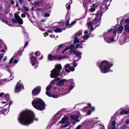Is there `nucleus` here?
<instances>
[{
  "mask_svg": "<svg viewBox=\"0 0 129 129\" xmlns=\"http://www.w3.org/2000/svg\"><path fill=\"white\" fill-rule=\"evenodd\" d=\"M127 33H129V25H126L125 26V28L123 33L124 34H126Z\"/></svg>",
  "mask_w": 129,
  "mask_h": 129,
  "instance_id": "nucleus-23",
  "label": "nucleus"
},
{
  "mask_svg": "<svg viewBox=\"0 0 129 129\" xmlns=\"http://www.w3.org/2000/svg\"><path fill=\"white\" fill-rule=\"evenodd\" d=\"M21 16L23 18H24L26 17V15L25 14L22 13L21 14Z\"/></svg>",
  "mask_w": 129,
  "mask_h": 129,
  "instance_id": "nucleus-53",
  "label": "nucleus"
},
{
  "mask_svg": "<svg viewBox=\"0 0 129 129\" xmlns=\"http://www.w3.org/2000/svg\"><path fill=\"white\" fill-rule=\"evenodd\" d=\"M120 113L121 115H123L124 114H127L129 113V111L128 110H122L121 111Z\"/></svg>",
  "mask_w": 129,
  "mask_h": 129,
  "instance_id": "nucleus-25",
  "label": "nucleus"
},
{
  "mask_svg": "<svg viewBox=\"0 0 129 129\" xmlns=\"http://www.w3.org/2000/svg\"><path fill=\"white\" fill-rule=\"evenodd\" d=\"M38 62L37 59L34 56H33V66H34V68L36 69L38 67Z\"/></svg>",
  "mask_w": 129,
  "mask_h": 129,
  "instance_id": "nucleus-18",
  "label": "nucleus"
},
{
  "mask_svg": "<svg viewBox=\"0 0 129 129\" xmlns=\"http://www.w3.org/2000/svg\"><path fill=\"white\" fill-rule=\"evenodd\" d=\"M74 54L76 55L77 56V57H78L79 58L78 59L75 60V61H78L79 60V59H80L81 57V56L82 54V52H78L77 51H76L75 52H74Z\"/></svg>",
  "mask_w": 129,
  "mask_h": 129,
  "instance_id": "nucleus-20",
  "label": "nucleus"
},
{
  "mask_svg": "<svg viewBox=\"0 0 129 129\" xmlns=\"http://www.w3.org/2000/svg\"><path fill=\"white\" fill-rule=\"evenodd\" d=\"M41 89V87L38 86L35 88L33 90V95H38L40 93Z\"/></svg>",
  "mask_w": 129,
  "mask_h": 129,
  "instance_id": "nucleus-14",
  "label": "nucleus"
},
{
  "mask_svg": "<svg viewBox=\"0 0 129 129\" xmlns=\"http://www.w3.org/2000/svg\"><path fill=\"white\" fill-rule=\"evenodd\" d=\"M5 13V16L6 18H8L10 16L9 13L6 10H5L4 11Z\"/></svg>",
  "mask_w": 129,
  "mask_h": 129,
  "instance_id": "nucleus-35",
  "label": "nucleus"
},
{
  "mask_svg": "<svg viewBox=\"0 0 129 129\" xmlns=\"http://www.w3.org/2000/svg\"><path fill=\"white\" fill-rule=\"evenodd\" d=\"M68 121V117H65L62 119L61 121V124H63L64 123Z\"/></svg>",
  "mask_w": 129,
  "mask_h": 129,
  "instance_id": "nucleus-26",
  "label": "nucleus"
},
{
  "mask_svg": "<svg viewBox=\"0 0 129 129\" xmlns=\"http://www.w3.org/2000/svg\"><path fill=\"white\" fill-rule=\"evenodd\" d=\"M75 45L74 44H71L70 46L69 47V49L70 50V51L71 53H74V52H75V48L74 47Z\"/></svg>",
  "mask_w": 129,
  "mask_h": 129,
  "instance_id": "nucleus-21",
  "label": "nucleus"
},
{
  "mask_svg": "<svg viewBox=\"0 0 129 129\" xmlns=\"http://www.w3.org/2000/svg\"><path fill=\"white\" fill-rule=\"evenodd\" d=\"M64 69L67 72H70V71L73 72L75 70V68L73 67H70V65L69 64H67L65 65Z\"/></svg>",
  "mask_w": 129,
  "mask_h": 129,
  "instance_id": "nucleus-13",
  "label": "nucleus"
},
{
  "mask_svg": "<svg viewBox=\"0 0 129 129\" xmlns=\"http://www.w3.org/2000/svg\"><path fill=\"white\" fill-rule=\"evenodd\" d=\"M70 80V81L68 82H70L71 85L69 87L68 89V92L67 93H69L71 91V90L74 88L75 86L74 82H72L73 80V79H72Z\"/></svg>",
  "mask_w": 129,
  "mask_h": 129,
  "instance_id": "nucleus-17",
  "label": "nucleus"
},
{
  "mask_svg": "<svg viewBox=\"0 0 129 129\" xmlns=\"http://www.w3.org/2000/svg\"><path fill=\"white\" fill-rule=\"evenodd\" d=\"M123 29V27L122 26H120L118 28V34H120L122 33V31Z\"/></svg>",
  "mask_w": 129,
  "mask_h": 129,
  "instance_id": "nucleus-28",
  "label": "nucleus"
},
{
  "mask_svg": "<svg viewBox=\"0 0 129 129\" xmlns=\"http://www.w3.org/2000/svg\"><path fill=\"white\" fill-rule=\"evenodd\" d=\"M7 59V56H5V57H4L3 58V60L4 61H5Z\"/></svg>",
  "mask_w": 129,
  "mask_h": 129,
  "instance_id": "nucleus-63",
  "label": "nucleus"
},
{
  "mask_svg": "<svg viewBox=\"0 0 129 129\" xmlns=\"http://www.w3.org/2000/svg\"><path fill=\"white\" fill-rule=\"evenodd\" d=\"M82 33L81 31H79L75 35V36L78 37L79 36H80L82 35Z\"/></svg>",
  "mask_w": 129,
  "mask_h": 129,
  "instance_id": "nucleus-36",
  "label": "nucleus"
},
{
  "mask_svg": "<svg viewBox=\"0 0 129 129\" xmlns=\"http://www.w3.org/2000/svg\"><path fill=\"white\" fill-rule=\"evenodd\" d=\"M59 79V78H56L55 79V80H53L51 81V84L55 83V81H57Z\"/></svg>",
  "mask_w": 129,
  "mask_h": 129,
  "instance_id": "nucleus-48",
  "label": "nucleus"
},
{
  "mask_svg": "<svg viewBox=\"0 0 129 129\" xmlns=\"http://www.w3.org/2000/svg\"><path fill=\"white\" fill-rule=\"evenodd\" d=\"M61 69V66L60 64H57L55 66V67L51 71L50 75L52 78H54L57 77L59 75L60 70Z\"/></svg>",
  "mask_w": 129,
  "mask_h": 129,
  "instance_id": "nucleus-5",
  "label": "nucleus"
},
{
  "mask_svg": "<svg viewBox=\"0 0 129 129\" xmlns=\"http://www.w3.org/2000/svg\"><path fill=\"white\" fill-rule=\"evenodd\" d=\"M19 122L21 124L28 125L32 121V112L29 110H26L21 112L18 117Z\"/></svg>",
  "mask_w": 129,
  "mask_h": 129,
  "instance_id": "nucleus-1",
  "label": "nucleus"
},
{
  "mask_svg": "<svg viewBox=\"0 0 129 129\" xmlns=\"http://www.w3.org/2000/svg\"><path fill=\"white\" fill-rule=\"evenodd\" d=\"M23 9L26 11H29V8L28 7L23 6Z\"/></svg>",
  "mask_w": 129,
  "mask_h": 129,
  "instance_id": "nucleus-46",
  "label": "nucleus"
},
{
  "mask_svg": "<svg viewBox=\"0 0 129 129\" xmlns=\"http://www.w3.org/2000/svg\"><path fill=\"white\" fill-rule=\"evenodd\" d=\"M61 50L60 49H59V48L57 49L56 48V47L55 48L53 51L54 52H55L57 53H58L59 51H60Z\"/></svg>",
  "mask_w": 129,
  "mask_h": 129,
  "instance_id": "nucleus-38",
  "label": "nucleus"
},
{
  "mask_svg": "<svg viewBox=\"0 0 129 129\" xmlns=\"http://www.w3.org/2000/svg\"><path fill=\"white\" fill-rule=\"evenodd\" d=\"M27 16L28 18L30 20V21L32 22H31V19H30V15H29V14H27Z\"/></svg>",
  "mask_w": 129,
  "mask_h": 129,
  "instance_id": "nucleus-59",
  "label": "nucleus"
},
{
  "mask_svg": "<svg viewBox=\"0 0 129 129\" xmlns=\"http://www.w3.org/2000/svg\"><path fill=\"white\" fill-rule=\"evenodd\" d=\"M99 6L98 3L93 4L92 5L90 6V8L89 11L91 12H93L97 9Z\"/></svg>",
  "mask_w": 129,
  "mask_h": 129,
  "instance_id": "nucleus-15",
  "label": "nucleus"
},
{
  "mask_svg": "<svg viewBox=\"0 0 129 129\" xmlns=\"http://www.w3.org/2000/svg\"><path fill=\"white\" fill-rule=\"evenodd\" d=\"M82 45V44L81 43L79 44H77L75 46V48L76 49H77L78 48H82L83 47Z\"/></svg>",
  "mask_w": 129,
  "mask_h": 129,
  "instance_id": "nucleus-32",
  "label": "nucleus"
},
{
  "mask_svg": "<svg viewBox=\"0 0 129 129\" xmlns=\"http://www.w3.org/2000/svg\"><path fill=\"white\" fill-rule=\"evenodd\" d=\"M81 126V125H79L76 128V129H80Z\"/></svg>",
  "mask_w": 129,
  "mask_h": 129,
  "instance_id": "nucleus-58",
  "label": "nucleus"
},
{
  "mask_svg": "<svg viewBox=\"0 0 129 129\" xmlns=\"http://www.w3.org/2000/svg\"><path fill=\"white\" fill-rule=\"evenodd\" d=\"M7 111V109H4L3 110L1 111V113L2 114H4Z\"/></svg>",
  "mask_w": 129,
  "mask_h": 129,
  "instance_id": "nucleus-51",
  "label": "nucleus"
},
{
  "mask_svg": "<svg viewBox=\"0 0 129 129\" xmlns=\"http://www.w3.org/2000/svg\"><path fill=\"white\" fill-rule=\"evenodd\" d=\"M15 57V56H13L7 65L5 66V68H8L11 67H13L14 66V64L17 63L18 62V60L17 59H15L13 62L12 61L14 59V58Z\"/></svg>",
  "mask_w": 129,
  "mask_h": 129,
  "instance_id": "nucleus-10",
  "label": "nucleus"
},
{
  "mask_svg": "<svg viewBox=\"0 0 129 129\" xmlns=\"http://www.w3.org/2000/svg\"><path fill=\"white\" fill-rule=\"evenodd\" d=\"M15 19H12V22L15 23H17L20 24H23V21L22 19L18 15L15 16Z\"/></svg>",
  "mask_w": 129,
  "mask_h": 129,
  "instance_id": "nucleus-11",
  "label": "nucleus"
},
{
  "mask_svg": "<svg viewBox=\"0 0 129 129\" xmlns=\"http://www.w3.org/2000/svg\"><path fill=\"white\" fill-rule=\"evenodd\" d=\"M113 66V64L112 62H109L106 60H104L101 62L99 67L102 73H106L112 71L110 70V68Z\"/></svg>",
  "mask_w": 129,
  "mask_h": 129,
  "instance_id": "nucleus-3",
  "label": "nucleus"
},
{
  "mask_svg": "<svg viewBox=\"0 0 129 129\" xmlns=\"http://www.w3.org/2000/svg\"><path fill=\"white\" fill-rule=\"evenodd\" d=\"M22 54V52L21 51L18 52L17 53L15 54L14 56H15L17 58H18L19 56L21 55Z\"/></svg>",
  "mask_w": 129,
  "mask_h": 129,
  "instance_id": "nucleus-27",
  "label": "nucleus"
},
{
  "mask_svg": "<svg viewBox=\"0 0 129 129\" xmlns=\"http://www.w3.org/2000/svg\"><path fill=\"white\" fill-rule=\"evenodd\" d=\"M33 120H37V119L35 118V115L33 113Z\"/></svg>",
  "mask_w": 129,
  "mask_h": 129,
  "instance_id": "nucleus-52",
  "label": "nucleus"
},
{
  "mask_svg": "<svg viewBox=\"0 0 129 129\" xmlns=\"http://www.w3.org/2000/svg\"><path fill=\"white\" fill-rule=\"evenodd\" d=\"M69 49V48L68 47H67L62 51V54H63L65 52L68 50Z\"/></svg>",
  "mask_w": 129,
  "mask_h": 129,
  "instance_id": "nucleus-41",
  "label": "nucleus"
},
{
  "mask_svg": "<svg viewBox=\"0 0 129 129\" xmlns=\"http://www.w3.org/2000/svg\"><path fill=\"white\" fill-rule=\"evenodd\" d=\"M111 125L112 126H113L112 128V129H115L116 125V122L115 120L112 121Z\"/></svg>",
  "mask_w": 129,
  "mask_h": 129,
  "instance_id": "nucleus-34",
  "label": "nucleus"
},
{
  "mask_svg": "<svg viewBox=\"0 0 129 129\" xmlns=\"http://www.w3.org/2000/svg\"><path fill=\"white\" fill-rule=\"evenodd\" d=\"M103 14L101 11H98L96 14H94L92 15V18L94 19V23L93 22H89L87 23L88 28L90 29L92 31L93 28L92 26L93 25L95 27L99 26L101 23V20Z\"/></svg>",
  "mask_w": 129,
  "mask_h": 129,
  "instance_id": "nucleus-2",
  "label": "nucleus"
},
{
  "mask_svg": "<svg viewBox=\"0 0 129 129\" xmlns=\"http://www.w3.org/2000/svg\"><path fill=\"white\" fill-rule=\"evenodd\" d=\"M63 45H64V44H60V45H59V46H58L56 47V48L57 49L59 48V49H60L61 50L62 48V46H63Z\"/></svg>",
  "mask_w": 129,
  "mask_h": 129,
  "instance_id": "nucleus-40",
  "label": "nucleus"
},
{
  "mask_svg": "<svg viewBox=\"0 0 129 129\" xmlns=\"http://www.w3.org/2000/svg\"><path fill=\"white\" fill-rule=\"evenodd\" d=\"M28 42H26L24 46V48H25L28 45Z\"/></svg>",
  "mask_w": 129,
  "mask_h": 129,
  "instance_id": "nucleus-57",
  "label": "nucleus"
},
{
  "mask_svg": "<svg viewBox=\"0 0 129 129\" xmlns=\"http://www.w3.org/2000/svg\"><path fill=\"white\" fill-rule=\"evenodd\" d=\"M41 53L39 51H36L35 53V54L36 56H39L41 54Z\"/></svg>",
  "mask_w": 129,
  "mask_h": 129,
  "instance_id": "nucleus-37",
  "label": "nucleus"
},
{
  "mask_svg": "<svg viewBox=\"0 0 129 129\" xmlns=\"http://www.w3.org/2000/svg\"><path fill=\"white\" fill-rule=\"evenodd\" d=\"M83 6L85 8V14L84 15V16L83 17L84 18L85 16H86V15L87 14V13L88 11V8L86 6H85L84 4L83 5Z\"/></svg>",
  "mask_w": 129,
  "mask_h": 129,
  "instance_id": "nucleus-33",
  "label": "nucleus"
},
{
  "mask_svg": "<svg viewBox=\"0 0 129 129\" xmlns=\"http://www.w3.org/2000/svg\"><path fill=\"white\" fill-rule=\"evenodd\" d=\"M71 118L75 120L77 122L79 121V120H78L79 116L78 115L71 116Z\"/></svg>",
  "mask_w": 129,
  "mask_h": 129,
  "instance_id": "nucleus-22",
  "label": "nucleus"
},
{
  "mask_svg": "<svg viewBox=\"0 0 129 129\" xmlns=\"http://www.w3.org/2000/svg\"><path fill=\"white\" fill-rule=\"evenodd\" d=\"M29 56L31 63L32 64V53H31L29 55Z\"/></svg>",
  "mask_w": 129,
  "mask_h": 129,
  "instance_id": "nucleus-39",
  "label": "nucleus"
},
{
  "mask_svg": "<svg viewBox=\"0 0 129 129\" xmlns=\"http://www.w3.org/2000/svg\"><path fill=\"white\" fill-rule=\"evenodd\" d=\"M9 101V95L7 94H5L4 100L0 102V108L7 105Z\"/></svg>",
  "mask_w": 129,
  "mask_h": 129,
  "instance_id": "nucleus-8",
  "label": "nucleus"
},
{
  "mask_svg": "<svg viewBox=\"0 0 129 129\" xmlns=\"http://www.w3.org/2000/svg\"><path fill=\"white\" fill-rule=\"evenodd\" d=\"M44 35L45 37H46L48 35V34L47 33L45 32L44 34Z\"/></svg>",
  "mask_w": 129,
  "mask_h": 129,
  "instance_id": "nucleus-55",
  "label": "nucleus"
},
{
  "mask_svg": "<svg viewBox=\"0 0 129 129\" xmlns=\"http://www.w3.org/2000/svg\"><path fill=\"white\" fill-rule=\"evenodd\" d=\"M85 1L87 3H89L91 2V0H85Z\"/></svg>",
  "mask_w": 129,
  "mask_h": 129,
  "instance_id": "nucleus-60",
  "label": "nucleus"
},
{
  "mask_svg": "<svg viewBox=\"0 0 129 129\" xmlns=\"http://www.w3.org/2000/svg\"><path fill=\"white\" fill-rule=\"evenodd\" d=\"M5 83V81H4V80L3 79H0V85L1 84H3Z\"/></svg>",
  "mask_w": 129,
  "mask_h": 129,
  "instance_id": "nucleus-44",
  "label": "nucleus"
},
{
  "mask_svg": "<svg viewBox=\"0 0 129 129\" xmlns=\"http://www.w3.org/2000/svg\"><path fill=\"white\" fill-rule=\"evenodd\" d=\"M73 65L74 67H76L77 65V64L76 62H75L74 63Z\"/></svg>",
  "mask_w": 129,
  "mask_h": 129,
  "instance_id": "nucleus-62",
  "label": "nucleus"
},
{
  "mask_svg": "<svg viewBox=\"0 0 129 129\" xmlns=\"http://www.w3.org/2000/svg\"><path fill=\"white\" fill-rule=\"evenodd\" d=\"M113 30L111 28L109 30L107 33H105L104 34V39L107 42L109 43L110 42H113L114 41V39L113 38H109V35L108 34L109 33L110 31Z\"/></svg>",
  "mask_w": 129,
  "mask_h": 129,
  "instance_id": "nucleus-7",
  "label": "nucleus"
},
{
  "mask_svg": "<svg viewBox=\"0 0 129 129\" xmlns=\"http://www.w3.org/2000/svg\"><path fill=\"white\" fill-rule=\"evenodd\" d=\"M126 23H128L129 22V18L127 19L125 21Z\"/></svg>",
  "mask_w": 129,
  "mask_h": 129,
  "instance_id": "nucleus-64",
  "label": "nucleus"
},
{
  "mask_svg": "<svg viewBox=\"0 0 129 129\" xmlns=\"http://www.w3.org/2000/svg\"><path fill=\"white\" fill-rule=\"evenodd\" d=\"M56 26L53 27V30L56 33H60L62 31V29L60 27L64 24V22L61 21L60 22H56L54 23Z\"/></svg>",
  "mask_w": 129,
  "mask_h": 129,
  "instance_id": "nucleus-6",
  "label": "nucleus"
},
{
  "mask_svg": "<svg viewBox=\"0 0 129 129\" xmlns=\"http://www.w3.org/2000/svg\"><path fill=\"white\" fill-rule=\"evenodd\" d=\"M43 2V1H40L39 2L36 1L35 2V4L36 5L40 6L42 5V4Z\"/></svg>",
  "mask_w": 129,
  "mask_h": 129,
  "instance_id": "nucleus-29",
  "label": "nucleus"
},
{
  "mask_svg": "<svg viewBox=\"0 0 129 129\" xmlns=\"http://www.w3.org/2000/svg\"><path fill=\"white\" fill-rule=\"evenodd\" d=\"M4 95V93H3L1 92L0 93V98H2L3 96H5H5Z\"/></svg>",
  "mask_w": 129,
  "mask_h": 129,
  "instance_id": "nucleus-50",
  "label": "nucleus"
},
{
  "mask_svg": "<svg viewBox=\"0 0 129 129\" xmlns=\"http://www.w3.org/2000/svg\"><path fill=\"white\" fill-rule=\"evenodd\" d=\"M66 20H67V21L66 23V25H70V24L69 23V22L70 19V17L69 15H66Z\"/></svg>",
  "mask_w": 129,
  "mask_h": 129,
  "instance_id": "nucleus-24",
  "label": "nucleus"
},
{
  "mask_svg": "<svg viewBox=\"0 0 129 129\" xmlns=\"http://www.w3.org/2000/svg\"><path fill=\"white\" fill-rule=\"evenodd\" d=\"M33 106L38 110H43L45 109V104L41 99L38 98L33 101Z\"/></svg>",
  "mask_w": 129,
  "mask_h": 129,
  "instance_id": "nucleus-4",
  "label": "nucleus"
},
{
  "mask_svg": "<svg viewBox=\"0 0 129 129\" xmlns=\"http://www.w3.org/2000/svg\"><path fill=\"white\" fill-rule=\"evenodd\" d=\"M4 55V53H1L0 54V61L2 60L3 57Z\"/></svg>",
  "mask_w": 129,
  "mask_h": 129,
  "instance_id": "nucleus-49",
  "label": "nucleus"
},
{
  "mask_svg": "<svg viewBox=\"0 0 129 129\" xmlns=\"http://www.w3.org/2000/svg\"><path fill=\"white\" fill-rule=\"evenodd\" d=\"M76 23L75 21H73L72 23H70V25H72Z\"/></svg>",
  "mask_w": 129,
  "mask_h": 129,
  "instance_id": "nucleus-61",
  "label": "nucleus"
},
{
  "mask_svg": "<svg viewBox=\"0 0 129 129\" xmlns=\"http://www.w3.org/2000/svg\"><path fill=\"white\" fill-rule=\"evenodd\" d=\"M95 119H93L90 120L89 121V124L91 125L95 123L94 121Z\"/></svg>",
  "mask_w": 129,
  "mask_h": 129,
  "instance_id": "nucleus-30",
  "label": "nucleus"
},
{
  "mask_svg": "<svg viewBox=\"0 0 129 129\" xmlns=\"http://www.w3.org/2000/svg\"><path fill=\"white\" fill-rule=\"evenodd\" d=\"M51 95H52V96H50V97H53V98H57L58 97H59V96L60 95H59L58 94H53V93H51Z\"/></svg>",
  "mask_w": 129,
  "mask_h": 129,
  "instance_id": "nucleus-31",
  "label": "nucleus"
},
{
  "mask_svg": "<svg viewBox=\"0 0 129 129\" xmlns=\"http://www.w3.org/2000/svg\"><path fill=\"white\" fill-rule=\"evenodd\" d=\"M65 57V56L60 57L57 55H52L51 54H50L48 56V59L50 61H53L57 59L60 60L62 58H64Z\"/></svg>",
  "mask_w": 129,
  "mask_h": 129,
  "instance_id": "nucleus-9",
  "label": "nucleus"
},
{
  "mask_svg": "<svg viewBox=\"0 0 129 129\" xmlns=\"http://www.w3.org/2000/svg\"><path fill=\"white\" fill-rule=\"evenodd\" d=\"M66 7L67 9L70 10L71 8L70 4L67 3L66 5Z\"/></svg>",
  "mask_w": 129,
  "mask_h": 129,
  "instance_id": "nucleus-43",
  "label": "nucleus"
},
{
  "mask_svg": "<svg viewBox=\"0 0 129 129\" xmlns=\"http://www.w3.org/2000/svg\"><path fill=\"white\" fill-rule=\"evenodd\" d=\"M19 3L21 4H22L24 3V1L23 0H18Z\"/></svg>",
  "mask_w": 129,
  "mask_h": 129,
  "instance_id": "nucleus-54",
  "label": "nucleus"
},
{
  "mask_svg": "<svg viewBox=\"0 0 129 129\" xmlns=\"http://www.w3.org/2000/svg\"><path fill=\"white\" fill-rule=\"evenodd\" d=\"M87 107H85L83 108V110L84 111H85L87 109Z\"/></svg>",
  "mask_w": 129,
  "mask_h": 129,
  "instance_id": "nucleus-56",
  "label": "nucleus"
},
{
  "mask_svg": "<svg viewBox=\"0 0 129 129\" xmlns=\"http://www.w3.org/2000/svg\"><path fill=\"white\" fill-rule=\"evenodd\" d=\"M23 89L24 87L23 84L18 82L15 86V90L16 92H18Z\"/></svg>",
  "mask_w": 129,
  "mask_h": 129,
  "instance_id": "nucleus-12",
  "label": "nucleus"
},
{
  "mask_svg": "<svg viewBox=\"0 0 129 129\" xmlns=\"http://www.w3.org/2000/svg\"><path fill=\"white\" fill-rule=\"evenodd\" d=\"M43 15L44 17H49L50 15V14L48 13H45L44 14V15L43 14Z\"/></svg>",
  "mask_w": 129,
  "mask_h": 129,
  "instance_id": "nucleus-45",
  "label": "nucleus"
},
{
  "mask_svg": "<svg viewBox=\"0 0 129 129\" xmlns=\"http://www.w3.org/2000/svg\"><path fill=\"white\" fill-rule=\"evenodd\" d=\"M89 37V36L87 35H86L85 36L83 37V38L85 40H87Z\"/></svg>",
  "mask_w": 129,
  "mask_h": 129,
  "instance_id": "nucleus-47",
  "label": "nucleus"
},
{
  "mask_svg": "<svg viewBox=\"0 0 129 129\" xmlns=\"http://www.w3.org/2000/svg\"><path fill=\"white\" fill-rule=\"evenodd\" d=\"M51 88V84H49L47 86L46 88V94L49 96H51L52 95H51V93L49 92V90Z\"/></svg>",
  "mask_w": 129,
  "mask_h": 129,
  "instance_id": "nucleus-19",
  "label": "nucleus"
},
{
  "mask_svg": "<svg viewBox=\"0 0 129 129\" xmlns=\"http://www.w3.org/2000/svg\"><path fill=\"white\" fill-rule=\"evenodd\" d=\"M71 80H67L65 79H61L56 84V85L57 86H61L63 85L65 82H68L70 81Z\"/></svg>",
  "mask_w": 129,
  "mask_h": 129,
  "instance_id": "nucleus-16",
  "label": "nucleus"
},
{
  "mask_svg": "<svg viewBox=\"0 0 129 129\" xmlns=\"http://www.w3.org/2000/svg\"><path fill=\"white\" fill-rule=\"evenodd\" d=\"M75 37L74 38V43H77L79 41V40L77 38V37L75 36Z\"/></svg>",
  "mask_w": 129,
  "mask_h": 129,
  "instance_id": "nucleus-42",
  "label": "nucleus"
}]
</instances>
